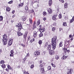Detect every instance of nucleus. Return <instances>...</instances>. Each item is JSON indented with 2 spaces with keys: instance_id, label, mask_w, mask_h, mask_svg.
<instances>
[{
  "instance_id": "48",
  "label": "nucleus",
  "mask_w": 74,
  "mask_h": 74,
  "mask_svg": "<svg viewBox=\"0 0 74 74\" xmlns=\"http://www.w3.org/2000/svg\"><path fill=\"white\" fill-rule=\"evenodd\" d=\"M30 67L31 69H33V68L34 67V65H31Z\"/></svg>"
},
{
  "instance_id": "19",
  "label": "nucleus",
  "mask_w": 74,
  "mask_h": 74,
  "mask_svg": "<svg viewBox=\"0 0 74 74\" xmlns=\"http://www.w3.org/2000/svg\"><path fill=\"white\" fill-rule=\"evenodd\" d=\"M1 67L3 69H5V65L4 64H3L2 65Z\"/></svg>"
},
{
  "instance_id": "30",
  "label": "nucleus",
  "mask_w": 74,
  "mask_h": 74,
  "mask_svg": "<svg viewBox=\"0 0 74 74\" xmlns=\"http://www.w3.org/2000/svg\"><path fill=\"white\" fill-rule=\"evenodd\" d=\"M55 58L56 60H58L59 57V56H58L56 55L55 56Z\"/></svg>"
},
{
  "instance_id": "22",
  "label": "nucleus",
  "mask_w": 74,
  "mask_h": 74,
  "mask_svg": "<svg viewBox=\"0 0 74 74\" xmlns=\"http://www.w3.org/2000/svg\"><path fill=\"white\" fill-rule=\"evenodd\" d=\"M34 37H36L37 36V33L36 32H34Z\"/></svg>"
},
{
  "instance_id": "31",
  "label": "nucleus",
  "mask_w": 74,
  "mask_h": 74,
  "mask_svg": "<svg viewBox=\"0 0 74 74\" xmlns=\"http://www.w3.org/2000/svg\"><path fill=\"white\" fill-rule=\"evenodd\" d=\"M29 22L31 24H32V23H33V21H32V19L30 18H29Z\"/></svg>"
},
{
  "instance_id": "16",
  "label": "nucleus",
  "mask_w": 74,
  "mask_h": 74,
  "mask_svg": "<svg viewBox=\"0 0 74 74\" xmlns=\"http://www.w3.org/2000/svg\"><path fill=\"white\" fill-rule=\"evenodd\" d=\"M56 16L54 15L52 17L53 20H54V21H55V20H56Z\"/></svg>"
},
{
  "instance_id": "4",
  "label": "nucleus",
  "mask_w": 74,
  "mask_h": 74,
  "mask_svg": "<svg viewBox=\"0 0 74 74\" xmlns=\"http://www.w3.org/2000/svg\"><path fill=\"white\" fill-rule=\"evenodd\" d=\"M12 42H13V39H10L9 41L8 42V45H9V46L11 45H12Z\"/></svg>"
},
{
  "instance_id": "1",
  "label": "nucleus",
  "mask_w": 74,
  "mask_h": 74,
  "mask_svg": "<svg viewBox=\"0 0 74 74\" xmlns=\"http://www.w3.org/2000/svg\"><path fill=\"white\" fill-rule=\"evenodd\" d=\"M56 40H57V37L56 36L54 37L52 39V43L51 45L52 46V49L53 50H54L56 48Z\"/></svg>"
},
{
  "instance_id": "47",
  "label": "nucleus",
  "mask_w": 74,
  "mask_h": 74,
  "mask_svg": "<svg viewBox=\"0 0 74 74\" xmlns=\"http://www.w3.org/2000/svg\"><path fill=\"white\" fill-rule=\"evenodd\" d=\"M52 31H54L55 30V27H53L52 28Z\"/></svg>"
},
{
  "instance_id": "50",
  "label": "nucleus",
  "mask_w": 74,
  "mask_h": 74,
  "mask_svg": "<svg viewBox=\"0 0 74 74\" xmlns=\"http://www.w3.org/2000/svg\"><path fill=\"white\" fill-rule=\"evenodd\" d=\"M67 49H64V52H66L67 51Z\"/></svg>"
},
{
  "instance_id": "36",
  "label": "nucleus",
  "mask_w": 74,
  "mask_h": 74,
  "mask_svg": "<svg viewBox=\"0 0 74 74\" xmlns=\"http://www.w3.org/2000/svg\"><path fill=\"white\" fill-rule=\"evenodd\" d=\"M3 63H4V61L3 60H1L0 62V64H3Z\"/></svg>"
},
{
  "instance_id": "41",
  "label": "nucleus",
  "mask_w": 74,
  "mask_h": 74,
  "mask_svg": "<svg viewBox=\"0 0 74 74\" xmlns=\"http://www.w3.org/2000/svg\"><path fill=\"white\" fill-rule=\"evenodd\" d=\"M45 53V51H43L42 53V55H44Z\"/></svg>"
},
{
  "instance_id": "7",
  "label": "nucleus",
  "mask_w": 74,
  "mask_h": 74,
  "mask_svg": "<svg viewBox=\"0 0 74 74\" xmlns=\"http://www.w3.org/2000/svg\"><path fill=\"white\" fill-rule=\"evenodd\" d=\"M47 11L49 14L52 13V10H51V9L50 8H47Z\"/></svg>"
},
{
  "instance_id": "44",
  "label": "nucleus",
  "mask_w": 74,
  "mask_h": 74,
  "mask_svg": "<svg viewBox=\"0 0 74 74\" xmlns=\"http://www.w3.org/2000/svg\"><path fill=\"white\" fill-rule=\"evenodd\" d=\"M48 70H51V66H49L48 67Z\"/></svg>"
},
{
  "instance_id": "13",
  "label": "nucleus",
  "mask_w": 74,
  "mask_h": 74,
  "mask_svg": "<svg viewBox=\"0 0 74 74\" xmlns=\"http://www.w3.org/2000/svg\"><path fill=\"white\" fill-rule=\"evenodd\" d=\"M10 10H11V9L9 7H6V10L7 11L9 12V11H10Z\"/></svg>"
},
{
  "instance_id": "2",
  "label": "nucleus",
  "mask_w": 74,
  "mask_h": 74,
  "mask_svg": "<svg viewBox=\"0 0 74 74\" xmlns=\"http://www.w3.org/2000/svg\"><path fill=\"white\" fill-rule=\"evenodd\" d=\"M3 42L4 45H6L7 42V36L6 34H4L3 36Z\"/></svg>"
},
{
  "instance_id": "57",
  "label": "nucleus",
  "mask_w": 74,
  "mask_h": 74,
  "mask_svg": "<svg viewBox=\"0 0 74 74\" xmlns=\"http://www.w3.org/2000/svg\"><path fill=\"white\" fill-rule=\"evenodd\" d=\"M40 52H38L37 55H40Z\"/></svg>"
},
{
  "instance_id": "34",
  "label": "nucleus",
  "mask_w": 74,
  "mask_h": 74,
  "mask_svg": "<svg viewBox=\"0 0 74 74\" xmlns=\"http://www.w3.org/2000/svg\"><path fill=\"white\" fill-rule=\"evenodd\" d=\"M43 64L44 63H42V64H40L39 66L40 68H41V67H42L43 66H44Z\"/></svg>"
},
{
  "instance_id": "27",
  "label": "nucleus",
  "mask_w": 74,
  "mask_h": 74,
  "mask_svg": "<svg viewBox=\"0 0 74 74\" xmlns=\"http://www.w3.org/2000/svg\"><path fill=\"white\" fill-rule=\"evenodd\" d=\"M62 43H63V42H60L59 45V47H61L63 46V44H62Z\"/></svg>"
},
{
  "instance_id": "53",
  "label": "nucleus",
  "mask_w": 74,
  "mask_h": 74,
  "mask_svg": "<svg viewBox=\"0 0 74 74\" xmlns=\"http://www.w3.org/2000/svg\"><path fill=\"white\" fill-rule=\"evenodd\" d=\"M34 12V10H31V12Z\"/></svg>"
},
{
  "instance_id": "37",
  "label": "nucleus",
  "mask_w": 74,
  "mask_h": 74,
  "mask_svg": "<svg viewBox=\"0 0 74 74\" xmlns=\"http://www.w3.org/2000/svg\"><path fill=\"white\" fill-rule=\"evenodd\" d=\"M25 10H26L27 11H28V7H27V6H25Z\"/></svg>"
},
{
  "instance_id": "12",
  "label": "nucleus",
  "mask_w": 74,
  "mask_h": 74,
  "mask_svg": "<svg viewBox=\"0 0 74 74\" xmlns=\"http://www.w3.org/2000/svg\"><path fill=\"white\" fill-rule=\"evenodd\" d=\"M51 49V45H49L48 47H47V50H48V51L50 50V49Z\"/></svg>"
},
{
  "instance_id": "38",
  "label": "nucleus",
  "mask_w": 74,
  "mask_h": 74,
  "mask_svg": "<svg viewBox=\"0 0 74 74\" xmlns=\"http://www.w3.org/2000/svg\"><path fill=\"white\" fill-rule=\"evenodd\" d=\"M34 54L36 56L37 55V51H36L34 52Z\"/></svg>"
},
{
  "instance_id": "56",
  "label": "nucleus",
  "mask_w": 74,
  "mask_h": 74,
  "mask_svg": "<svg viewBox=\"0 0 74 74\" xmlns=\"http://www.w3.org/2000/svg\"><path fill=\"white\" fill-rule=\"evenodd\" d=\"M29 53H28L27 54V56H29Z\"/></svg>"
},
{
  "instance_id": "9",
  "label": "nucleus",
  "mask_w": 74,
  "mask_h": 74,
  "mask_svg": "<svg viewBox=\"0 0 74 74\" xmlns=\"http://www.w3.org/2000/svg\"><path fill=\"white\" fill-rule=\"evenodd\" d=\"M39 30L40 31V32H44L45 30V29L44 28L42 29L40 28L39 29Z\"/></svg>"
},
{
  "instance_id": "59",
  "label": "nucleus",
  "mask_w": 74,
  "mask_h": 74,
  "mask_svg": "<svg viewBox=\"0 0 74 74\" xmlns=\"http://www.w3.org/2000/svg\"><path fill=\"white\" fill-rule=\"evenodd\" d=\"M69 38H71L72 37V35H70L69 36Z\"/></svg>"
},
{
  "instance_id": "23",
  "label": "nucleus",
  "mask_w": 74,
  "mask_h": 74,
  "mask_svg": "<svg viewBox=\"0 0 74 74\" xmlns=\"http://www.w3.org/2000/svg\"><path fill=\"white\" fill-rule=\"evenodd\" d=\"M3 19V17L1 16H0V21H2Z\"/></svg>"
},
{
  "instance_id": "33",
  "label": "nucleus",
  "mask_w": 74,
  "mask_h": 74,
  "mask_svg": "<svg viewBox=\"0 0 74 74\" xmlns=\"http://www.w3.org/2000/svg\"><path fill=\"white\" fill-rule=\"evenodd\" d=\"M63 25L64 26H67V23H66V22H63Z\"/></svg>"
},
{
  "instance_id": "5",
  "label": "nucleus",
  "mask_w": 74,
  "mask_h": 74,
  "mask_svg": "<svg viewBox=\"0 0 74 74\" xmlns=\"http://www.w3.org/2000/svg\"><path fill=\"white\" fill-rule=\"evenodd\" d=\"M72 72H73L72 69H68L67 70V74H71Z\"/></svg>"
},
{
  "instance_id": "28",
  "label": "nucleus",
  "mask_w": 74,
  "mask_h": 74,
  "mask_svg": "<svg viewBox=\"0 0 74 74\" xmlns=\"http://www.w3.org/2000/svg\"><path fill=\"white\" fill-rule=\"evenodd\" d=\"M62 59L64 60L66 59V56L64 55L62 57Z\"/></svg>"
},
{
  "instance_id": "42",
  "label": "nucleus",
  "mask_w": 74,
  "mask_h": 74,
  "mask_svg": "<svg viewBox=\"0 0 74 74\" xmlns=\"http://www.w3.org/2000/svg\"><path fill=\"white\" fill-rule=\"evenodd\" d=\"M43 14L44 16H45V15H47V12H43Z\"/></svg>"
},
{
  "instance_id": "49",
  "label": "nucleus",
  "mask_w": 74,
  "mask_h": 74,
  "mask_svg": "<svg viewBox=\"0 0 74 74\" xmlns=\"http://www.w3.org/2000/svg\"><path fill=\"white\" fill-rule=\"evenodd\" d=\"M59 18H62V15L60 14L59 16Z\"/></svg>"
},
{
  "instance_id": "61",
  "label": "nucleus",
  "mask_w": 74,
  "mask_h": 74,
  "mask_svg": "<svg viewBox=\"0 0 74 74\" xmlns=\"http://www.w3.org/2000/svg\"><path fill=\"white\" fill-rule=\"evenodd\" d=\"M14 12H15V10H13L12 12V14H14Z\"/></svg>"
},
{
  "instance_id": "62",
  "label": "nucleus",
  "mask_w": 74,
  "mask_h": 74,
  "mask_svg": "<svg viewBox=\"0 0 74 74\" xmlns=\"http://www.w3.org/2000/svg\"><path fill=\"white\" fill-rule=\"evenodd\" d=\"M14 20H12L11 21V22H12V23H13V22H14Z\"/></svg>"
},
{
  "instance_id": "15",
  "label": "nucleus",
  "mask_w": 74,
  "mask_h": 74,
  "mask_svg": "<svg viewBox=\"0 0 74 74\" xmlns=\"http://www.w3.org/2000/svg\"><path fill=\"white\" fill-rule=\"evenodd\" d=\"M17 34L18 36H22V34L19 31L17 32Z\"/></svg>"
},
{
  "instance_id": "58",
  "label": "nucleus",
  "mask_w": 74,
  "mask_h": 74,
  "mask_svg": "<svg viewBox=\"0 0 74 74\" xmlns=\"http://www.w3.org/2000/svg\"><path fill=\"white\" fill-rule=\"evenodd\" d=\"M42 60H40V61L39 63L40 64L41 63H42Z\"/></svg>"
},
{
  "instance_id": "64",
  "label": "nucleus",
  "mask_w": 74,
  "mask_h": 74,
  "mask_svg": "<svg viewBox=\"0 0 74 74\" xmlns=\"http://www.w3.org/2000/svg\"><path fill=\"white\" fill-rule=\"evenodd\" d=\"M56 25V23H53V25Z\"/></svg>"
},
{
  "instance_id": "20",
  "label": "nucleus",
  "mask_w": 74,
  "mask_h": 74,
  "mask_svg": "<svg viewBox=\"0 0 74 74\" xmlns=\"http://www.w3.org/2000/svg\"><path fill=\"white\" fill-rule=\"evenodd\" d=\"M24 3H19L18 5L19 7H22Z\"/></svg>"
},
{
  "instance_id": "8",
  "label": "nucleus",
  "mask_w": 74,
  "mask_h": 74,
  "mask_svg": "<svg viewBox=\"0 0 74 74\" xmlns=\"http://www.w3.org/2000/svg\"><path fill=\"white\" fill-rule=\"evenodd\" d=\"M49 53L51 55H53L55 53L54 52V51L52 50H50L49 51Z\"/></svg>"
},
{
  "instance_id": "32",
  "label": "nucleus",
  "mask_w": 74,
  "mask_h": 74,
  "mask_svg": "<svg viewBox=\"0 0 74 74\" xmlns=\"http://www.w3.org/2000/svg\"><path fill=\"white\" fill-rule=\"evenodd\" d=\"M51 4H52V1L51 0H50L49 3V5H50H50H51Z\"/></svg>"
},
{
  "instance_id": "21",
  "label": "nucleus",
  "mask_w": 74,
  "mask_h": 74,
  "mask_svg": "<svg viewBox=\"0 0 74 74\" xmlns=\"http://www.w3.org/2000/svg\"><path fill=\"white\" fill-rule=\"evenodd\" d=\"M23 37L25 39V41H26V38H27V35H24Z\"/></svg>"
},
{
  "instance_id": "17",
  "label": "nucleus",
  "mask_w": 74,
  "mask_h": 74,
  "mask_svg": "<svg viewBox=\"0 0 74 74\" xmlns=\"http://www.w3.org/2000/svg\"><path fill=\"white\" fill-rule=\"evenodd\" d=\"M36 23L35 21H34L33 24V28H36Z\"/></svg>"
},
{
  "instance_id": "26",
  "label": "nucleus",
  "mask_w": 74,
  "mask_h": 74,
  "mask_svg": "<svg viewBox=\"0 0 74 74\" xmlns=\"http://www.w3.org/2000/svg\"><path fill=\"white\" fill-rule=\"evenodd\" d=\"M40 71L41 72H45V71L44 70V68H42V69H41Z\"/></svg>"
},
{
  "instance_id": "45",
  "label": "nucleus",
  "mask_w": 74,
  "mask_h": 74,
  "mask_svg": "<svg viewBox=\"0 0 74 74\" xmlns=\"http://www.w3.org/2000/svg\"><path fill=\"white\" fill-rule=\"evenodd\" d=\"M6 71H7V72H9L10 71V70L9 69H8L7 68H6L5 69Z\"/></svg>"
},
{
  "instance_id": "51",
  "label": "nucleus",
  "mask_w": 74,
  "mask_h": 74,
  "mask_svg": "<svg viewBox=\"0 0 74 74\" xmlns=\"http://www.w3.org/2000/svg\"><path fill=\"white\" fill-rule=\"evenodd\" d=\"M62 3H64V1L63 0H59Z\"/></svg>"
},
{
  "instance_id": "46",
  "label": "nucleus",
  "mask_w": 74,
  "mask_h": 74,
  "mask_svg": "<svg viewBox=\"0 0 74 74\" xmlns=\"http://www.w3.org/2000/svg\"><path fill=\"white\" fill-rule=\"evenodd\" d=\"M51 65L53 67H56L55 65L53 64H51Z\"/></svg>"
},
{
  "instance_id": "54",
  "label": "nucleus",
  "mask_w": 74,
  "mask_h": 74,
  "mask_svg": "<svg viewBox=\"0 0 74 74\" xmlns=\"http://www.w3.org/2000/svg\"><path fill=\"white\" fill-rule=\"evenodd\" d=\"M21 45H22V47H25V45L23 44H21Z\"/></svg>"
},
{
  "instance_id": "24",
  "label": "nucleus",
  "mask_w": 74,
  "mask_h": 74,
  "mask_svg": "<svg viewBox=\"0 0 74 74\" xmlns=\"http://www.w3.org/2000/svg\"><path fill=\"white\" fill-rule=\"evenodd\" d=\"M74 21V16L73 17L72 19L70 21V23H72L73 21Z\"/></svg>"
},
{
  "instance_id": "60",
  "label": "nucleus",
  "mask_w": 74,
  "mask_h": 74,
  "mask_svg": "<svg viewBox=\"0 0 74 74\" xmlns=\"http://www.w3.org/2000/svg\"><path fill=\"white\" fill-rule=\"evenodd\" d=\"M65 19H68V18H67V17L65 16Z\"/></svg>"
},
{
  "instance_id": "52",
  "label": "nucleus",
  "mask_w": 74,
  "mask_h": 74,
  "mask_svg": "<svg viewBox=\"0 0 74 74\" xmlns=\"http://www.w3.org/2000/svg\"><path fill=\"white\" fill-rule=\"evenodd\" d=\"M69 41H68L67 42H66V44L67 45H68L69 44Z\"/></svg>"
},
{
  "instance_id": "39",
  "label": "nucleus",
  "mask_w": 74,
  "mask_h": 74,
  "mask_svg": "<svg viewBox=\"0 0 74 74\" xmlns=\"http://www.w3.org/2000/svg\"><path fill=\"white\" fill-rule=\"evenodd\" d=\"M26 56H25V58H24V59H23V63H25V60H26Z\"/></svg>"
},
{
  "instance_id": "18",
  "label": "nucleus",
  "mask_w": 74,
  "mask_h": 74,
  "mask_svg": "<svg viewBox=\"0 0 74 74\" xmlns=\"http://www.w3.org/2000/svg\"><path fill=\"white\" fill-rule=\"evenodd\" d=\"M27 42L30 40H31V37L30 36H29L27 37Z\"/></svg>"
},
{
  "instance_id": "55",
  "label": "nucleus",
  "mask_w": 74,
  "mask_h": 74,
  "mask_svg": "<svg viewBox=\"0 0 74 74\" xmlns=\"http://www.w3.org/2000/svg\"><path fill=\"white\" fill-rule=\"evenodd\" d=\"M25 35L27 36V34L28 33V32H26L25 33Z\"/></svg>"
},
{
  "instance_id": "14",
  "label": "nucleus",
  "mask_w": 74,
  "mask_h": 74,
  "mask_svg": "<svg viewBox=\"0 0 74 74\" xmlns=\"http://www.w3.org/2000/svg\"><path fill=\"white\" fill-rule=\"evenodd\" d=\"M26 18L25 16H23L22 17L21 20L23 21H26Z\"/></svg>"
},
{
  "instance_id": "40",
  "label": "nucleus",
  "mask_w": 74,
  "mask_h": 74,
  "mask_svg": "<svg viewBox=\"0 0 74 74\" xmlns=\"http://www.w3.org/2000/svg\"><path fill=\"white\" fill-rule=\"evenodd\" d=\"M42 36H43V34H42V33H40L39 34V37H41Z\"/></svg>"
},
{
  "instance_id": "10",
  "label": "nucleus",
  "mask_w": 74,
  "mask_h": 74,
  "mask_svg": "<svg viewBox=\"0 0 74 74\" xmlns=\"http://www.w3.org/2000/svg\"><path fill=\"white\" fill-rule=\"evenodd\" d=\"M8 68L9 69V70H11L12 71H13V69H12V68L11 67V66H10V65H8Z\"/></svg>"
},
{
  "instance_id": "6",
  "label": "nucleus",
  "mask_w": 74,
  "mask_h": 74,
  "mask_svg": "<svg viewBox=\"0 0 74 74\" xmlns=\"http://www.w3.org/2000/svg\"><path fill=\"white\" fill-rule=\"evenodd\" d=\"M11 54H10V56L11 57H14V51L13 50L10 51Z\"/></svg>"
},
{
  "instance_id": "25",
  "label": "nucleus",
  "mask_w": 74,
  "mask_h": 74,
  "mask_svg": "<svg viewBox=\"0 0 74 74\" xmlns=\"http://www.w3.org/2000/svg\"><path fill=\"white\" fill-rule=\"evenodd\" d=\"M68 5V4L67 3H66L65 4H64V8H67V7Z\"/></svg>"
},
{
  "instance_id": "63",
  "label": "nucleus",
  "mask_w": 74,
  "mask_h": 74,
  "mask_svg": "<svg viewBox=\"0 0 74 74\" xmlns=\"http://www.w3.org/2000/svg\"><path fill=\"white\" fill-rule=\"evenodd\" d=\"M25 74H29V73L28 72H26Z\"/></svg>"
},
{
  "instance_id": "35",
  "label": "nucleus",
  "mask_w": 74,
  "mask_h": 74,
  "mask_svg": "<svg viewBox=\"0 0 74 74\" xmlns=\"http://www.w3.org/2000/svg\"><path fill=\"white\" fill-rule=\"evenodd\" d=\"M12 3H13V1H11L8 2V4H12Z\"/></svg>"
},
{
  "instance_id": "3",
  "label": "nucleus",
  "mask_w": 74,
  "mask_h": 74,
  "mask_svg": "<svg viewBox=\"0 0 74 74\" xmlns=\"http://www.w3.org/2000/svg\"><path fill=\"white\" fill-rule=\"evenodd\" d=\"M17 26L18 27V31H21V29H23V27H22V24L21 23H19L17 25Z\"/></svg>"
},
{
  "instance_id": "29",
  "label": "nucleus",
  "mask_w": 74,
  "mask_h": 74,
  "mask_svg": "<svg viewBox=\"0 0 74 74\" xmlns=\"http://www.w3.org/2000/svg\"><path fill=\"white\" fill-rule=\"evenodd\" d=\"M38 43L40 45H41L42 44V40H40L39 41Z\"/></svg>"
},
{
  "instance_id": "43",
  "label": "nucleus",
  "mask_w": 74,
  "mask_h": 74,
  "mask_svg": "<svg viewBox=\"0 0 74 74\" xmlns=\"http://www.w3.org/2000/svg\"><path fill=\"white\" fill-rule=\"evenodd\" d=\"M40 24V21L39 20L38 21L37 25H39Z\"/></svg>"
},
{
  "instance_id": "11",
  "label": "nucleus",
  "mask_w": 74,
  "mask_h": 74,
  "mask_svg": "<svg viewBox=\"0 0 74 74\" xmlns=\"http://www.w3.org/2000/svg\"><path fill=\"white\" fill-rule=\"evenodd\" d=\"M34 38H33L31 40H30L29 42L28 43L29 44H32V42H34Z\"/></svg>"
}]
</instances>
